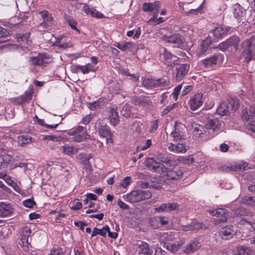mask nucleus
<instances>
[{
    "instance_id": "1",
    "label": "nucleus",
    "mask_w": 255,
    "mask_h": 255,
    "mask_svg": "<svg viewBox=\"0 0 255 255\" xmlns=\"http://www.w3.org/2000/svg\"><path fill=\"white\" fill-rule=\"evenodd\" d=\"M145 164L149 170L157 172L161 176H166L168 179H177L182 176V171L177 168L168 170L163 163L156 161L153 158H148L145 160Z\"/></svg>"
},
{
    "instance_id": "2",
    "label": "nucleus",
    "mask_w": 255,
    "mask_h": 255,
    "mask_svg": "<svg viewBox=\"0 0 255 255\" xmlns=\"http://www.w3.org/2000/svg\"><path fill=\"white\" fill-rule=\"evenodd\" d=\"M242 47L245 55V60L250 62L255 56V36H252L243 42Z\"/></svg>"
},
{
    "instance_id": "3",
    "label": "nucleus",
    "mask_w": 255,
    "mask_h": 255,
    "mask_svg": "<svg viewBox=\"0 0 255 255\" xmlns=\"http://www.w3.org/2000/svg\"><path fill=\"white\" fill-rule=\"evenodd\" d=\"M151 197V193L148 190H133L126 195L127 201L130 203L138 202L142 200L149 199Z\"/></svg>"
},
{
    "instance_id": "4",
    "label": "nucleus",
    "mask_w": 255,
    "mask_h": 255,
    "mask_svg": "<svg viewBox=\"0 0 255 255\" xmlns=\"http://www.w3.org/2000/svg\"><path fill=\"white\" fill-rule=\"evenodd\" d=\"M240 38L236 35H233L226 41L219 44L218 47L222 50L229 49L237 50L240 43Z\"/></svg>"
},
{
    "instance_id": "5",
    "label": "nucleus",
    "mask_w": 255,
    "mask_h": 255,
    "mask_svg": "<svg viewBox=\"0 0 255 255\" xmlns=\"http://www.w3.org/2000/svg\"><path fill=\"white\" fill-rule=\"evenodd\" d=\"M231 28L225 25H220L210 32L213 41L217 42L230 30Z\"/></svg>"
},
{
    "instance_id": "6",
    "label": "nucleus",
    "mask_w": 255,
    "mask_h": 255,
    "mask_svg": "<svg viewBox=\"0 0 255 255\" xmlns=\"http://www.w3.org/2000/svg\"><path fill=\"white\" fill-rule=\"evenodd\" d=\"M174 128V130L172 131L170 134V136L173 138V141L177 142L184 139L186 137L184 132L185 126L175 123Z\"/></svg>"
},
{
    "instance_id": "7",
    "label": "nucleus",
    "mask_w": 255,
    "mask_h": 255,
    "mask_svg": "<svg viewBox=\"0 0 255 255\" xmlns=\"http://www.w3.org/2000/svg\"><path fill=\"white\" fill-rule=\"evenodd\" d=\"M168 84V81L164 79H152L145 78L143 80V85L147 88H152L154 87H159L166 86Z\"/></svg>"
},
{
    "instance_id": "8",
    "label": "nucleus",
    "mask_w": 255,
    "mask_h": 255,
    "mask_svg": "<svg viewBox=\"0 0 255 255\" xmlns=\"http://www.w3.org/2000/svg\"><path fill=\"white\" fill-rule=\"evenodd\" d=\"M162 39L165 42L173 44L174 47L180 48H183L184 47L183 39L181 36L178 34H174L170 36L165 35L162 37Z\"/></svg>"
},
{
    "instance_id": "9",
    "label": "nucleus",
    "mask_w": 255,
    "mask_h": 255,
    "mask_svg": "<svg viewBox=\"0 0 255 255\" xmlns=\"http://www.w3.org/2000/svg\"><path fill=\"white\" fill-rule=\"evenodd\" d=\"M202 94L196 93L191 97L189 100L188 104L190 109L192 111H195L199 109L203 104Z\"/></svg>"
},
{
    "instance_id": "10",
    "label": "nucleus",
    "mask_w": 255,
    "mask_h": 255,
    "mask_svg": "<svg viewBox=\"0 0 255 255\" xmlns=\"http://www.w3.org/2000/svg\"><path fill=\"white\" fill-rule=\"evenodd\" d=\"M162 60L167 66L173 67L178 63L179 58L164 49Z\"/></svg>"
},
{
    "instance_id": "11",
    "label": "nucleus",
    "mask_w": 255,
    "mask_h": 255,
    "mask_svg": "<svg viewBox=\"0 0 255 255\" xmlns=\"http://www.w3.org/2000/svg\"><path fill=\"white\" fill-rule=\"evenodd\" d=\"M222 123L217 118L209 119L206 123V126L207 129L213 130V132L218 133L221 129Z\"/></svg>"
},
{
    "instance_id": "12",
    "label": "nucleus",
    "mask_w": 255,
    "mask_h": 255,
    "mask_svg": "<svg viewBox=\"0 0 255 255\" xmlns=\"http://www.w3.org/2000/svg\"><path fill=\"white\" fill-rule=\"evenodd\" d=\"M160 3L159 1L153 2H144L142 4V10L145 12H152L154 14L158 13L160 7Z\"/></svg>"
},
{
    "instance_id": "13",
    "label": "nucleus",
    "mask_w": 255,
    "mask_h": 255,
    "mask_svg": "<svg viewBox=\"0 0 255 255\" xmlns=\"http://www.w3.org/2000/svg\"><path fill=\"white\" fill-rule=\"evenodd\" d=\"M98 131L100 136L106 138L107 143L113 142L112 137L113 135L107 125L101 126L99 128Z\"/></svg>"
},
{
    "instance_id": "14",
    "label": "nucleus",
    "mask_w": 255,
    "mask_h": 255,
    "mask_svg": "<svg viewBox=\"0 0 255 255\" xmlns=\"http://www.w3.org/2000/svg\"><path fill=\"white\" fill-rule=\"evenodd\" d=\"M168 150L175 153H184L188 150V147L183 143H170L168 146Z\"/></svg>"
},
{
    "instance_id": "15",
    "label": "nucleus",
    "mask_w": 255,
    "mask_h": 255,
    "mask_svg": "<svg viewBox=\"0 0 255 255\" xmlns=\"http://www.w3.org/2000/svg\"><path fill=\"white\" fill-rule=\"evenodd\" d=\"M189 70V65L188 64H182L176 68V80L181 81L187 74Z\"/></svg>"
},
{
    "instance_id": "16",
    "label": "nucleus",
    "mask_w": 255,
    "mask_h": 255,
    "mask_svg": "<svg viewBox=\"0 0 255 255\" xmlns=\"http://www.w3.org/2000/svg\"><path fill=\"white\" fill-rule=\"evenodd\" d=\"M208 212L211 215L219 218V222H224L227 219L228 215L226 210L223 208H219L214 210H209Z\"/></svg>"
},
{
    "instance_id": "17",
    "label": "nucleus",
    "mask_w": 255,
    "mask_h": 255,
    "mask_svg": "<svg viewBox=\"0 0 255 255\" xmlns=\"http://www.w3.org/2000/svg\"><path fill=\"white\" fill-rule=\"evenodd\" d=\"M82 10L87 15L98 18H101L104 17V15L100 12L98 11L94 7H90L89 6L85 4L82 7Z\"/></svg>"
},
{
    "instance_id": "18",
    "label": "nucleus",
    "mask_w": 255,
    "mask_h": 255,
    "mask_svg": "<svg viewBox=\"0 0 255 255\" xmlns=\"http://www.w3.org/2000/svg\"><path fill=\"white\" fill-rule=\"evenodd\" d=\"M242 118L247 121H252L255 120V106H252L250 109H245L243 111Z\"/></svg>"
},
{
    "instance_id": "19",
    "label": "nucleus",
    "mask_w": 255,
    "mask_h": 255,
    "mask_svg": "<svg viewBox=\"0 0 255 255\" xmlns=\"http://www.w3.org/2000/svg\"><path fill=\"white\" fill-rule=\"evenodd\" d=\"M60 150L64 154L70 156L76 154L78 152V148L76 146L68 143L61 146Z\"/></svg>"
},
{
    "instance_id": "20",
    "label": "nucleus",
    "mask_w": 255,
    "mask_h": 255,
    "mask_svg": "<svg viewBox=\"0 0 255 255\" xmlns=\"http://www.w3.org/2000/svg\"><path fill=\"white\" fill-rule=\"evenodd\" d=\"M12 212L13 209L9 204L4 202H0V217L9 216Z\"/></svg>"
},
{
    "instance_id": "21",
    "label": "nucleus",
    "mask_w": 255,
    "mask_h": 255,
    "mask_svg": "<svg viewBox=\"0 0 255 255\" xmlns=\"http://www.w3.org/2000/svg\"><path fill=\"white\" fill-rule=\"evenodd\" d=\"M40 13L43 18V21L40 25L45 27L51 26L53 23V19L51 14L46 10L41 11Z\"/></svg>"
},
{
    "instance_id": "22",
    "label": "nucleus",
    "mask_w": 255,
    "mask_h": 255,
    "mask_svg": "<svg viewBox=\"0 0 255 255\" xmlns=\"http://www.w3.org/2000/svg\"><path fill=\"white\" fill-rule=\"evenodd\" d=\"M246 10L239 4H236L234 7V16L237 20H242L245 19Z\"/></svg>"
},
{
    "instance_id": "23",
    "label": "nucleus",
    "mask_w": 255,
    "mask_h": 255,
    "mask_svg": "<svg viewBox=\"0 0 255 255\" xmlns=\"http://www.w3.org/2000/svg\"><path fill=\"white\" fill-rule=\"evenodd\" d=\"M178 205L176 203H168L161 204L159 207L155 208L157 212H169L177 209Z\"/></svg>"
},
{
    "instance_id": "24",
    "label": "nucleus",
    "mask_w": 255,
    "mask_h": 255,
    "mask_svg": "<svg viewBox=\"0 0 255 255\" xmlns=\"http://www.w3.org/2000/svg\"><path fill=\"white\" fill-rule=\"evenodd\" d=\"M201 244L197 241H191L187 244L184 249V252L187 254H191L196 251L201 247Z\"/></svg>"
},
{
    "instance_id": "25",
    "label": "nucleus",
    "mask_w": 255,
    "mask_h": 255,
    "mask_svg": "<svg viewBox=\"0 0 255 255\" xmlns=\"http://www.w3.org/2000/svg\"><path fill=\"white\" fill-rule=\"evenodd\" d=\"M249 168L248 167V163L244 162V161H241L239 162V163L236 164V165H232L230 168L229 167H224V170L225 171H238V170H246L247 169Z\"/></svg>"
},
{
    "instance_id": "26",
    "label": "nucleus",
    "mask_w": 255,
    "mask_h": 255,
    "mask_svg": "<svg viewBox=\"0 0 255 255\" xmlns=\"http://www.w3.org/2000/svg\"><path fill=\"white\" fill-rule=\"evenodd\" d=\"M232 226H227L221 228L220 234L221 237L225 240L228 239L233 237L235 234V230L233 229Z\"/></svg>"
},
{
    "instance_id": "27",
    "label": "nucleus",
    "mask_w": 255,
    "mask_h": 255,
    "mask_svg": "<svg viewBox=\"0 0 255 255\" xmlns=\"http://www.w3.org/2000/svg\"><path fill=\"white\" fill-rule=\"evenodd\" d=\"M239 223L243 225L244 228H247L250 232L255 230V222L254 220L247 219V218H241L239 221Z\"/></svg>"
},
{
    "instance_id": "28",
    "label": "nucleus",
    "mask_w": 255,
    "mask_h": 255,
    "mask_svg": "<svg viewBox=\"0 0 255 255\" xmlns=\"http://www.w3.org/2000/svg\"><path fill=\"white\" fill-rule=\"evenodd\" d=\"M202 228L203 225L202 223L198 222L196 221H194L190 224L185 226H182L180 230L181 231L186 232L193 230H199Z\"/></svg>"
},
{
    "instance_id": "29",
    "label": "nucleus",
    "mask_w": 255,
    "mask_h": 255,
    "mask_svg": "<svg viewBox=\"0 0 255 255\" xmlns=\"http://www.w3.org/2000/svg\"><path fill=\"white\" fill-rule=\"evenodd\" d=\"M138 255H152V251L149 248L148 245L146 243L141 242L138 246L137 249Z\"/></svg>"
},
{
    "instance_id": "30",
    "label": "nucleus",
    "mask_w": 255,
    "mask_h": 255,
    "mask_svg": "<svg viewBox=\"0 0 255 255\" xmlns=\"http://www.w3.org/2000/svg\"><path fill=\"white\" fill-rule=\"evenodd\" d=\"M217 113L221 116H227L229 114V107L228 103L226 102L220 103L217 109Z\"/></svg>"
},
{
    "instance_id": "31",
    "label": "nucleus",
    "mask_w": 255,
    "mask_h": 255,
    "mask_svg": "<svg viewBox=\"0 0 255 255\" xmlns=\"http://www.w3.org/2000/svg\"><path fill=\"white\" fill-rule=\"evenodd\" d=\"M109 119L110 124L114 126H115L120 122L118 113L114 108H111L109 111Z\"/></svg>"
},
{
    "instance_id": "32",
    "label": "nucleus",
    "mask_w": 255,
    "mask_h": 255,
    "mask_svg": "<svg viewBox=\"0 0 255 255\" xmlns=\"http://www.w3.org/2000/svg\"><path fill=\"white\" fill-rule=\"evenodd\" d=\"M45 59L46 57L43 54H39L37 56L30 58V60L32 64L42 66L47 63V62L45 61Z\"/></svg>"
},
{
    "instance_id": "33",
    "label": "nucleus",
    "mask_w": 255,
    "mask_h": 255,
    "mask_svg": "<svg viewBox=\"0 0 255 255\" xmlns=\"http://www.w3.org/2000/svg\"><path fill=\"white\" fill-rule=\"evenodd\" d=\"M115 46L123 51L131 50L134 47V44L131 42H121L115 44Z\"/></svg>"
},
{
    "instance_id": "34",
    "label": "nucleus",
    "mask_w": 255,
    "mask_h": 255,
    "mask_svg": "<svg viewBox=\"0 0 255 255\" xmlns=\"http://www.w3.org/2000/svg\"><path fill=\"white\" fill-rule=\"evenodd\" d=\"M252 250L246 246H240L237 247L235 250V255H252Z\"/></svg>"
},
{
    "instance_id": "35",
    "label": "nucleus",
    "mask_w": 255,
    "mask_h": 255,
    "mask_svg": "<svg viewBox=\"0 0 255 255\" xmlns=\"http://www.w3.org/2000/svg\"><path fill=\"white\" fill-rule=\"evenodd\" d=\"M32 142V138L28 135H22L18 137L19 145L23 146Z\"/></svg>"
},
{
    "instance_id": "36",
    "label": "nucleus",
    "mask_w": 255,
    "mask_h": 255,
    "mask_svg": "<svg viewBox=\"0 0 255 255\" xmlns=\"http://www.w3.org/2000/svg\"><path fill=\"white\" fill-rule=\"evenodd\" d=\"M217 61V56L213 55L211 57L207 58L202 61L203 65L206 68H210L214 65L216 64Z\"/></svg>"
},
{
    "instance_id": "37",
    "label": "nucleus",
    "mask_w": 255,
    "mask_h": 255,
    "mask_svg": "<svg viewBox=\"0 0 255 255\" xmlns=\"http://www.w3.org/2000/svg\"><path fill=\"white\" fill-rule=\"evenodd\" d=\"M109 230V226H105L102 229H99L97 228H94L92 232L91 237H94L97 235L99 234L102 236H105L107 233V231Z\"/></svg>"
},
{
    "instance_id": "38",
    "label": "nucleus",
    "mask_w": 255,
    "mask_h": 255,
    "mask_svg": "<svg viewBox=\"0 0 255 255\" xmlns=\"http://www.w3.org/2000/svg\"><path fill=\"white\" fill-rule=\"evenodd\" d=\"M212 41L213 40L211 36H209L208 37L202 41L201 44V51L203 54H204L207 51L209 46Z\"/></svg>"
},
{
    "instance_id": "39",
    "label": "nucleus",
    "mask_w": 255,
    "mask_h": 255,
    "mask_svg": "<svg viewBox=\"0 0 255 255\" xmlns=\"http://www.w3.org/2000/svg\"><path fill=\"white\" fill-rule=\"evenodd\" d=\"M137 103L139 106L146 108H149L152 105V102L145 97L140 98L137 101Z\"/></svg>"
},
{
    "instance_id": "40",
    "label": "nucleus",
    "mask_w": 255,
    "mask_h": 255,
    "mask_svg": "<svg viewBox=\"0 0 255 255\" xmlns=\"http://www.w3.org/2000/svg\"><path fill=\"white\" fill-rule=\"evenodd\" d=\"M164 247L171 253H175L179 248L180 245L179 244L164 243Z\"/></svg>"
},
{
    "instance_id": "41",
    "label": "nucleus",
    "mask_w": 255,
    "mask_h": 255,
    "mask_svg": "<svg viewBox=\"0 0 255 255\" xmlns=\"http://www.w3.org/2000/svg\"><path fill=\"white\" fill-rule=\"evenodd\" d=\"M19 244L24 252H27L29 251L30 244L28 242V238L21 237Z\"/></svg>"
},
{
    "instance_id": "42",
    "label": "nucleus",
    "mask_w": 255,
    "mask_h": 255,
    "mask_svg": "<svg viewBox=\"0 0 255 255\" xmlns=\"http://www.w3.org/2000/svg\"><path fill=\"white\" fill-rule=\"evenodd\" d=\"M243 204L251 206H255V197L246 196L242 199Z\"/></svg>"
},
{
    "instance_id": "43",
    "label": "nucleus",
    "mask_w": 255,
    "mask_h": 255,
    "mask_svg": "<svg viewBox=\"0 0 255 255\" xmlns=\"http://www.w3.org/2000/svg\"><path fill=\"white\" fill-rule=\"evenodd\" d=\"M122 115L125 117H129L131 114V108L128 105H125L121 111Z\"/></svg>"
},
{
    "instance_id": "44",
    "label": "nucleus",
    "mask_w": 255,
    "mask_h": 255,
    "mask_svg": "<svg viewBox=\"0 0 255 255\" xmlns=\"http://www.w3.org/2000/svg\"><path fill=\"white\" fill-rule=\"evenodd\" d=\"M9 34L8 31L2 27H0V43L5 41V39Z\"/></svg>"
},
{
    "instance_id": "45",
    "label": "nucleus",
    "mask_w": 255,
    "mask_h": 255,
    "mask_svg": "<svg viewBox=\"0 0 255 255\" xmlns=\"http://www.w3.org/2000/svg\"><path fill=\"white\" fill-rule=\"evenodd\" d=\"M69 134L71 135H76L78 134V135L75 139V140L77 142H80L83 140L84 139L86 138V136L87 135L86 133L83 135L79 134L75 129L70 131L69 132Z\"/></svg>"
},
{
    "instance_id": "46",
    "label": "nucleus",
    "mask_w": 255,
    "mask_h": 255,
    "mask_svg": "<svg viewBox=\"0 0 255 255\" xmlns=\"http://www.w3.org/2000/svg\"><path fill=\"white\" fill-rule=\"evenodd\" d=\"M95 71V69H94L93 66L89 63L87 64V65H86L85 66L81 65V72L84 74H87L90 71Z\"/></svg>"
},
{
    "instance_id": "47",
    "label": "nucleus",
    "mask_w": 255,
    "mask_h": 255,
    "mask_svg": "<svg viewBox=\"0 0 255 255\" xmlns=\"http://www.w3.org/2000/svg\"><path fill=\"white\" fill-rule=\"evenodd\" d=\"M207 128L203 126L198 125H196L194 128V131L199 135L204 134L206 132Z\"/></svg>"
},
{
    "instance_id": "48",
    "label": "nucleus",
    "mask_w": 255,
    "mask_h": 255,
    "mask_svg": "<svg viewBox=\"0 0 255 255\" xmlns=\"http://www.w3.org/2000/svg\"><path fill=\"white\" fill-rule=\"evenodd\" d=\"M229 103L232 107L233 110H236L239 106V100L237 98H231Z\"/></svg>"
},
{
    "instance_id": "49",
    "label": "nucleus",
    "mask_w": 255,
    "mask_h": 255,
    "mask_svg": "<svg viewBox=\"0 0 255 255\" xmlns=\"http://www.w3.org/2000/svg\"><path fill=\"white\" fill-rule=\"evenodd\" d=\"M152 144V141L150 139H147L145 141V143H143L137 148L140 150H144L149 147Z\"/></svg>"
},
{
    "instance_id": "50",
    "label": "nucleus",
    "mask_w": 255,
    "mask_h": 255,
    "mask_svg": "<svg viewBox=\"0 0 255 255\" xmlns=\"http://www.w3.org/2000/svg\"><path fill=\"white\" fill-rule=\"evenodd\" d=\"M35 204L32 199H28L23 201V205L27 208H31Z\"/></svg>"
},
{
    "instance_id": "51",
    "label": "nucleus",
    "mask_w": 255,
    "mask_h": 255,
    "mask_svg": "<svg viewBox=\"0 0 255 255\" xmlns=\"http://www.w3.org/2000/svg\"><path fill=\"white\" fill-rule=\"evenodd\" d=\"M31 233L30 228L28 227H24L22 231L21 237L28 238L30 237Z\"/></svg>"
},
{
    "instance_id": "52",
    "label": "nucleus",
    "mask_w": 255,
    "mask_h": 255,
    "mask_svg": "<svg viewBox=\"0 0 255 255\" xmlns=\"http://www.w3.org/2000/svg\"><path fill=\"white\" fill-rule=\"evenodd\" d=\"M30 36L29 33H27L25 34H18L17 38L19 41H25L26 43L28 42V38Z\"/></svg>"
},
{
    "instance_id": "53",
    "label": "nucleus",
    "mask_w": 255,
    "mask_h": 255,
    "mask_svg": "<svg viewBox=\"0 0 255 255\" xmlns=\"http://www.w3.org/2000/svg\"><path fill=\"white\" fill-rule=\"evenodd\" d=\"M131 182V178L130 177L127 176L124 178V179L121 181V185L124 187H127Z\"/></svg>"
},
{
    "instance_id": "54",
    "label": "nucleus",
    "mask_w": 255,
    "mask_h": 255,
    "mask_svg": "<svg viewBox=\"0 0 255 255\" xmlns=\"http://www.w3.org/2000/svg\"><path fill=\"white\" fill-rule=\"evenodd\" d=\"M82 206L81 202H79L78 200H75L74 201L73 206L71 207V209L74 210H78L81 208Z\"/></svg>"
},
{
    "instance_id": "55",
    "label": "nucleus",
    "mask_w": 255,
    "mask_h": 255,
    "mask_svg": "<svg viewBox=\"0 0 255 255\" xmlns=\"http://www.w3.org/2000/svg\"><path fill=\"white\" fill-rule=\"evenodd\" d=\"M100 106L101 105L99 102H94L89 104V108L93 111L99 109Z\"/></svg>"
},
{
    "instance_id": "56",
    "label": "nucleus",
    "mask_w": 255,
    "mask_h": 255,
    "mask_svg": "<svg viewBox=\"0 0 255 255\" xmlns=\"http://www.w3.org/2000/svg\"><path fill=\"white\" fill-rule=\"evenodd\" d=\"M182 88V85H179L177 86H176L174 89V91L172 93V95L173 96V98L175 99V100H177L178 96Z\"/></svg>"
},
{
    "instance_id": "57",
    "label": "nucleus",
    "mask_w": 255,
    "mask_h": 255,
    "mask_svg": "<svg viewBox=\"0 0 255 255\" xmlns=\"http://www.w3.org/2000/svg\"><path fill=\"white\" fill-rule=\"evenodd\" d=\"M42 140H51V141H57L58 137L55 135H43Z\"/></svg>"
},
{
    "instance_id": "58",
    "label": "nucleus",
    "mask_w": 255,
    "mask_h": 255,
    "mask_svg": "<svg viewBox=\"0 0 255 255\" xmlns=\"http://www.w3.org/2000/svg\"><path fill=\"white\" fill-rule=\"evenodd\" d=\"M47 255H65L61 249L51 250L50 253Z\"/></svg>"
},
{
    "instance_id": "59",
    "label": "nucleus",
    "mask_w": 255,
    "mask_h": 255,
    "mask_svg": "<svg viewBox=\"0 0 255 255\" xmlns=\"http://www.w3.org/2000/svg\"><path fill=\"white\" fill-rule=\"evenodd\" d=\"M202 5H201L199 7L196 9H190L188 12H187V13L188 14H195L197 15L198 13H201L202 10Z\"/></svg>"
},
{
    "instance_id": "60",
    "label": "nucleus",
    "mask_w": 255,
    "mask_h": 255,
    "mask_svg": "<svg viewBox=\"0 0 255 255\" xmlns=\"http://www.w3.org/2000/svg\"><path fill=\"white\" fill-rule=\"evenodd\" d=\"M157 221L161 225H167L168 221L167 218L164 217H158L157 218Z\"/></svg>"
},
{
    "instance_id": "61",
    "label": "nucleus",
    "mask_w": 255,
    "mask_h": 255,
    "mask_svg": "<svg viewBox=\"0 0 255 255\" xmlns=\"http://www.w3.org/2000/svg\"><path fill=\"white\" fill-rule=\"evenodd\" d=\"M0 160L2 161V164H7L11 160V157L8 155H2V156H0Z\"/></svg>"
},
{
    "instance_id": "62",
    "label": "nucleus",
    "mask_w": 255,
    "mask_h": 255,
    "mask_svg": "<svg viewBox=\"0 0 255 255\" xmlns=\"http://www.w3.org/2000/svg\"><path fill=\"white\" fill-rule=\"evenodd\" d=\"M92 119V116L91 115H87L82 119L81 123L84 125H87L91 121Z\"/></svg>"
},
{
    "instance_id": "63",
    "label": "nucleus",
    "mask_w": 255,
    "mask_h": 255,
    "mask_svg": "<svg viewBox=\"0 0 255 255\" xmlns=\"http://www.w3.org/2000/svg\"><path fill=\"white\" fill-rule=\"evenodd\" d=\"M183 161L185 164H191L194 161V158L191 155H189L184 158Z\"/></svg>"
},
{
    "instance_id": "64",
    "label": "nucleus",
    "mask_w": 255,
    "mask_h": 255,
    "mask_svg": "<svg viewBox=\"0 0 255 255\" xmlns=\"http://www.w3.org/2000/svg\"><path fill=\"white\" fill-rule=\"evenodd\" d=\"M158 120H155L151 123L150 128V131L151 132H154L158 128Z\"/></svg>"
}]
</instances>
